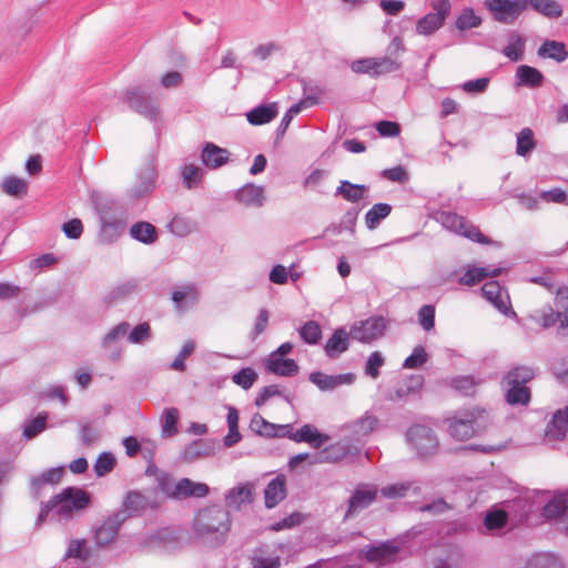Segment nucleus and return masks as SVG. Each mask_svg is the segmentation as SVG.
Here are the masks:
<instances>
[{
	"mask_svg": "<svg viewBox=\"0 0 568 568\" xmlns=\"http://www.w3.org/2000/svg\"><path fill=\"white\" fill-rule=\"evenodd\" d=\"M193 530L195 536L210 547L224 545L231 530L229 510L220 505L200 509L193 520Z\"/></svg>",
	"mask_w": 568,
	"mask_h": 568,
	"instance_id": "obj_1",
	"label": "nucleus"
},
{
	"mask_svg": "<svg viewBox=\"0 0 568 568\" xmlns=\"http://www.w3.org/2000/svg\"><path fill=\"white\" fill-rule=\"evenodd\" d=\"M90 503L89 495L77 487H68L43 504L37 525L43 524L49 516L59 520L70 519L75 511L84 509Z\"/></svg>",
	"mask_w": 568,
	"mask_h": 568,
	"instance_id": "obj_2",
	"label": "nucleus"
},
{
	"mask_svg": "<svg viewBox=\"0 0 568 568\" xmlns=\"http://www.w3.org/2000/svg\"><path fill=\"white\" fill-rule=\"evenodd\" d=\"M529 320L541 328H550L558 324L559 329L568 328V286L556 290L555 308L550 305L534 311Z\"/></svg>",
	"mask_w": 568,
	"mask_h": 568,
	"instance_id": "obj_3",
	"label": "nucleus"
},
{
	"mask_svg": "<svg viewBox=\"0 0 568 568\" xmlns=\"http://www.w3.org/2000/svg\"><path fill=\"white\" fill-rule=\"evenodd\" d=\"M435 220L447 231L464 236L479 244H489L491 241L484 235L479 227L471 224L465 216L450 211H438Z\"/></svg>",
	"mask_w": 568,
	"mask_h": 568,
	"instance_id": "obj_4",
	"label": "nucleus"
},
{
	"mask_svg": "<svg viewBox=\"0 0 568 568\" xmlns=\"http://www.w3.org/2000/svg\"><path fill=\"white\" fill-rule=\"evenodd\" d=\"M101 230L99 239L102 243H113L125 229V219L123 212L112 211L111 207L103 205L100 207Z\"/></svg>",
	"mask_w": 568,
	"mask_h": 568,
	"instance_id": "obj_5",
	"label": "nucleus"
},
{
	"mask_svg": "<svg viewBox=\"0 0 568 568\" xmlns=\"http://www.w3.org/2000/svg\"><path fill=\"white\" fill-rule=\"evenodd\" d=\"M542 516L568 536V488L556 491L544 506Z\"/></svg>",
	"mask_w": 568,
	"mask_h": 568,
	"instance_id": "obj_6",
	"label": "nucleus"
},
{
	"mask_svg": "<svg viewBox=\"0 0 568 568\" xmlns=\"http://www.w3.org/2000/svg\"><path fill=\"white\" fill-rule=\"evenodd\" d=\"M407 442L420 457L433 455L438 447V440L433 430L424 425L412 426L407 434Z\"/></svg>",
	"mask_w": 568,
	"mask_h": 568,
	"instance_id": "obj_7",
	"label": "nucleus"
},
{
	"mask_svg": "<svg viewBox=\"0 0 568 568\" xmlns=\"http://www.w3.org/2000/svg\"><path fill=\"white\" fill-rule=\"evenodd\" d=\"M485 7L496 21L511 24L525 11V0H485Z\"/></svg>",
	"mask_w": 568,
	"mask_h": 568,
	"instance_id": "obj_8",
	"label": "nucleus"
},
{
	"mask_svg": "<svg viewBox=\"0 0 568 568\" xmlns=\"http://www.w3.org/2000/svg\"><path fill=\"white\" fill-rule=\"evenodd\" d=\"M477 413L475 410L463 412L448 419V433L457 440H467L476 434L475 423Z\"/></svg>",
	"mask_w": 568,
	"mask_h": 568,
	"instance_id": "obj_9",
	"label": "nucleus"
},
{
	"mask_svg": "<svg viewBox=\"0 0 568 568\" xmlns=\"http://www.w3.org/2000/svg\"><path fill=\"white\" fill-rule=\"evenodd\" d=\"M385 321L383 317H369L355 323L349 331L353 339L369 343L383 335Z\"/></svg>",
	"mask_w": 568,
	"mask_h": 568,
	"instance_id": "obj_10",
	"label": "nucleus"
},
{
	"mask_svg": "<svg viewBox=\"0 0 568 568\" xmlns=\"http://www.w3.org/2000/svg\"><path fill=\"white\" fill-rule=\"evenodd\" d=\"M378 494V488L372 484H359L348 499V508L346 516H353L356 513L372 505Z\"/></svg>",
	"mask_w": 568,
	"mask_h": 568,
	"instance_id": "obj_11",
	"label": "nucleus"
},
{
	"mask_svg": "<svg viewBox=\"0 0 568 568\" xmlns=\"http://www.w3.org/2000/svg\"><path fill=\"white\" fill-rule=\"evenodd\" d=\"M125 102L135 112L153 120L158 114V103L139 89L129 90L125 93Z\"/></svg>",
	"mask_w": 568,
	"mask_h": 568,
	"instance_id": "obj_12",
	"label": "nucleus"
},
{
	"mask_svg": "<svg viewBox=\"0 0 568 568\" xmlns=\"http://www.w3.org/2000/svg\"><path fill=\"white\" fill-rule=\"evenodd\" d=\"M126 520V516L123 511H116L112 516L108 517L97 528L94 534L95 542L99 546L110 545L116 537L120 526Z\"/></svg>",
	"mask_w": 568,
	"mask_h": 568,
	"instance_id": "obj_13",
	"label": "nucleus"
},
{
	"mask_svg": "<svg viewBox=\"0 0 568 568\" xmlns=\"http://www.w3.org/2000/svg\"><path fill=\"white\" fill-rule=\"evenodd\" d=\"M483 296L498 311L507 314L509 311V296L497 281L486 282L481 287Z\"/></svg>",
	"mask_w": 568,
	"mask_h": 568,
	"instance_id": "obj_14",
	"label": "nucleus"
},
{
	"mask_svg": "<svg viewBox=\"0 0 568 568\" xmlns=\"http://www.w3.org/2000/svg\"><path fill=\"white\" fill-rule=\"evenodd\" d=\"M379 426V419L366 412L359 418L349 423L346 428L354 440H361L372 434Z\"/></svg>",
	"mask_w": 568,
	"mask_h": 568,
	"instance_id": "obj_15",
	"label": "nucleus"
},
{
	"mask_svg": "<svg viewBox=\"0 0 568 568\" xmlns=\"http://www.w3.org/2000/svg\"><path fill=\"white\" fill-rule=\"evenodd\" d=\"M349 454L347 444L337 442L312 456L310 464H333L343 460Z\"/></svg>",
	"mask_w": 568,
	"mask_h": 568,
	"instance_id": "obj_16",
	"label": "nucleus"
},
{
	"mask_svg": "<svg viewBox=\"0 0 568 568\" xmlns=\"http://www.w3.org/2000/svg\"><path fill=\"white\" fill-rule=\"evenodd\" d=\"M311 91L312 94L305 95L298 103H295L286 111L278 125V131L285 132L294 116H296L303 109L318 103V95L323 93V90L315 87L314 89H311Z\"/></svg>",
	"mask_w": 568,
	"mask_h": 568,
	"instance_id": "obj_17",
	"label": "nucleus"
},
{
	"mask_svg": "<svg viewBox=\"0 0 568 568\" xmlns=\"http://www.w3.org/2000/svg\"><path fill=\"white\" fill-rule=\"evenodd\" d=\"M290 425H275L267 422L262 415L255 414L250 424V428L261 436L284 437L290 432Z\"/></svg>",
	"mask_w": 568,
	"mask_h": 568,
	"instance_id": "obj_18",
	"label": "nucleus"
},
{
	"mask_svg": "<svg viewBox=\"0 0 568 568\" xmlns=\"http://www.w3.org/2000/svg\"><path fill=\"white\" fill-rule=\"evenodd\" d=\"M230 152L207 142L201 153L202 163L209 169H219L229 162Z\"/></svg>",
	"mask_w": 568,
	"mask_h": 568,
	"instance_id": "obj_19",
	"label": "nucleus"
},
{
	"mask_svg": "<svg viewBox=\"0 0 568 568\" xmlns=\"http://www.w3.org/2000/svg\"><path fill=\"white\" fill-rule=\"evenodd\" d=\"M210 491L206 484L196 483L189 478H181L175 485V499H185L190 497L203 498Z\"/></svg>",
	"mask_w": 568,
	"mask_h": 568,
	"instance_id": "obj_20",
	"label": "nucleus"
},
{
	"mask_svg": "<svg viewBox=\"0 0 568 568\" xmlns=\"http://www.w3.org/2000/svg\"><path fill=\"white\" fill-rule=\"evenodd\" d=\"M349 332H347L344 327L336 328L332 336L325 344V353L329 358H336L342 353L346 352L349 346Z\"/></svg>",
	"mask_w": 568,
	"mask_h": 568,
	"instance_id": "obj_21",
	"label": "nucleus"
},
{
	"mask_svg": "<svg viewBox=\"0 0 568 568\" xmlns=\"http://www.w3.org/2000/svg\"><path fill=\"white\" fill-rule=\"evenodd\" d=\"M286 497V480L283 475L273 478L264 490L265 506L274 508Z\"/></svg>",
	"mask_w": 568,
	"mask_h": 568,
	"instance_id": "obj_22",
	"label": "nucleus"
},
{
	"mask_svg": "<svg viewBox=\"0 0 568 568\" xmlns=\"http://www.w3.org/2000/svg\"><path fill=\"white\" fill-rule=\"evenodd\" d=\"M310 381L315 384L322 390L334 389L335 387L343 384H351L354 382L353 374H341V375H326L321 372H314L310 375Z\"/></svg>",
	"mask_w": 568,
	"mask_h": 568,
	"instance_id": "obj_23",
	"label": "nucleus"
},
{
	"mask_svg": "<svg viewBox=\"0 0 568 568\" xmlns=\"http://www.w3.org/2000/svg\"><path fill=\"white\" fill-rule=\"evenodd\" d=\"M63 476V468H50L43 471L41 475L36 476L31 479V493L34 498H39L41 496L42 489L47 485H57L60 483Z\"/></svg>",
	"mask_w": 568,
	"mask_h": 568,
	"instance_id": "obj_24",
	"label": "nucleus"
},
{
	"mask_svg": "<svg viewBox=\"0 0 568 568\" xmlns=\"http://www.w3.org/2000/svg\"><path fill=\"white\" fill-rule=\"evenodd\" d=\"M568 430V406L554 413L547 425L546 436L550 439H562Z\"/></svg>",
	"mask_w": 568,
	"mask_h": 568,
	"instance_id": "obj_25",
	"label": "nucleus"
},
{
	"mask_svg": "<svg viewBox=\"0 0 568 568\" xmlns=\"http://www.w3.org/2000/svg\"><path fill=\"white\" fill-rule=\"evenodd\" d=\"M291 439L296 443H308L315 448H320L324 443L328 440V436L318 433V430L312 425H304L297 432L288 435Z\"/></svg>",
	"mask_w": 568,
	"mask_h": 568,
	"instance_id": "obj_26",
	"label": "nucleus"
},
{
	"mask_svg": "<svg viewBox=\"0 0 568 568\" xmlns=\"http://www.w3.org/2000/svg\"><path fill=\"white\" fill-rule=\"evenodd\" d=\"M398 547L393 542H384L368 548L365 558L371 562H390L395 560Z\"/></svg>",
	"mask_w": 568,
	"mask_h": 568,
	"instance_id": "obj_27",
	"label": "nucleus"
},
{
	"mask_svg": "<svg viewBox=\"0 0 568 568\" xmlns=\"http://www.w3.org/2000/svg\"><path fill=\"white\" fill-rule=\"evenodd\" d=\"M267 371L278 376L291 377L298 373V365L294 359L270 355Z\"/></svg>",
	"mask_w": 568,
	"mask_h": 568,
	"instance_id": "obj_28",
	"label": "nucleus"
},
{
	"mask_svg": "<svg viewBox=\"0 0 568 568\" xmlns=\"http://www.w3.org/2000/svg\"><path fill=\"white\" fill-rule=\"evenodd\" d=\"M516 79L518 85L534 89L542 85L545 77L538 69L523 64L516 70Z\"/></svg>",
	"mask_w": 568,
	"mask_h": 568,
	"instance_id": "obj_29",
	"label": "nucleus"
},
{
	"mask_svg": "<svg viewBox=\"0 0 568 568\" xmlns=\"http://www.w3.org/2000/svg\"><path fill=\"white\" fill-rule=\"evenodd\" d=\"M528 7L550 19L562 16V8L556 0H525V10Z\"/></svg>",
	"mask_w": 568,
	"mask_h": 568,
	"instance_id": "obj_30",
	"label": "nucleus"
},
{
	"mask_svg": "<svg viewBox=\"0 0 568 568\" xmlns=\"http://www.w3.org/2000/svg\"><path fill=\"white\" fill-rule=\"evenodd\" d=\"M239 202L248 206H262L264 201V189L254 184H246L236 193Z\"/></svg>",
	"mask_w": 568,
	"mask_h": 568,
	"instance_id": "obj_31",
	"label": "nucleus"
},
{
	"mask_svg": "<svg viewBox=\"0 0 568 568\" xmlns=\"http://www.w3.org/2000/svg\"><path fill=\"white\" fill-rule=\"evenodd\" d=\"M536 372L530 366H515L504 376L501 384H515L526 386L527 383L532 381Z\"/></svg>",
	"mask_w": 568,
	"mask_h": 568,
	"instance_id": "obj_32",
	"label": "nucleus"
},
{
	"mask_svg": "<svg viewBox=\"0 0 568 568\" xmlns=\"http://www.w3.org/2000/svg\"><path fill=\"white\" fill-rule=\"evenodd\" d=\"M538 55L549 58L557 62H564L568 58V51L562 42L546 40L538 49Z\"/></svg>",
	"mask_w": 568,
	"mask_h": 568,
	"instance_id": "obj_33",
	"label": "nucleus"
},
{
	"mask_svg": "<svg viewBox=\"0 0 568 568\" xmlns=\"http://www.w3.org/2000/svg\"><path fill=\"white\" fill-rule=\"evenodd\" d=\"M130 235L144 244H152L158 239V231L149 222H136L130 227Z\"/></svg>",
	"mask_w": 568,
	"mask_h": 568,
	"instance_id": "obj_34",
	"label": "nucleus"
},
{
	"mask_svg": "<svg viewBox=\"0 0 568 568\" xmlns=\"http://www.w3.org/2000/svg\"><path fill=\"white\" fill-rule=\"evenodd\" d=\"M149 505L148 498L139 491L128 493L124 501L123 509L121 511L128 517L139 515Z\"/></svg>",
	"mask_w": 568,
	"mask_h": 568,
	"instance_id": "obj_35",
	"label": "nucleus"
},
{
	"mask_svg": "<svg viewBox=\"0 0 568 568\" xmlns=\"http://www.w3.org/2000/svg\"><path fill=\"white\" fill-rule=\"evenodd\" d=\"M277 115L275 103L260 105L247 113V121L254 125H262L271 122Z\"/></svg>",
	"mask_w": 568,
	"mask_h": 568,
	"instance_id": "obj_36",
	"label": "nucleus"
},
{
	"mask_svg": "<svg viewBox=\"0 0 568 568\" xmlns=\"http://www.w3.org/2000/svg\"><path fill=\"white\" fill-rule=\"evenodd\" d=\"M410 490H413L415 495H418L420 493L419 487L416 486L415 483L413 481L390 484L383 487L379 491L385 498L395 499L405 497Z\"/></svg>",
	"mask_w": 568,
	"mask_h": 568,
	"instance_id": "obj_37",
	"label": "nucleus"
},
{
	"mask_svg": "<svg viewBox=\"0 0 568 568\" xmlns=\"http://www.w3.org/2000/svg\"><path fill=\"white\" fill-rule=\"evenodd\" d=\"M506 388L505 399L509 405H527L530 400V389L527 386L503 384Z\"/></svg>",
	"mask_w": 568,
	"mask_h": 568,
	"instance_id": "obj_38",
	"label": "nucleus"
},
{
	"mask_svg": "<svg viewBox=\"0 0 568 568\" xmlns=\"http://www.w3.org/2000/svg\"><path fill=\"white\" fill-rule=\"evenodd\" d=\"M162 427V437L171 438L179 433V410L175 407L165 408L160 418Z\"/></svg>",
	"mask_w": 568,
	"mask_h": 568,
	"instance_id": "obj_39",
	"label": "nucleus"
},
{
	"mask_svg": "<svg viewBox=\"0 0 568 568\" xmlns=\"http://www.w3.org/2000/svg\"><path fill=\"white\" fill-rule=\"evenodd\" d=\"M392 212V206L387 203L374 204L365 214V224L368 230H375L381 222Z\"/></svg>",
	"mask_w": 568,
	"mask_h": 568,
	"instance_id": "obj_40",
	"label": "nucleus"
},
{
	"mask_svg": "<svg viewBox=\"0 0 568 568\" xmlns=\"http://www.w3.org/2000/svg\"><path fill=\"white\" fill-rule=\"evenodd\" d=\"M501 270L498 267H473L469 268L460 278V282L465 285H475L484 278L490 276L496 277L500 275Z\"/></svg>",
	"mask_w": 568,
	"mask_h": 568,
	"instance_id": "obj_41",
	"label": "nucleus"
},
{
	"mask_svg": "<svg viewBox=\"0 0 568 568\" xmlns=\"http://www.w3.org/2000/svg\"><path fill=\"white\" fill-rule=\"evenodd\" d=\"M525 568H564V564L554 554L539 552L528 559Z\"/></svg>",
	"mask_w": 568,
	"mask_h": 568,
	"instance_id": "obj_42",
	"label": "nucleus"
},
{
	"mask_svg": "<svg viewBox=\"0 0 568 568\" xmlns=\"http://www.w3.org/2000/svg\"><path fill=\"white\" fill-rule=\"evenodd\" d=\"M365 192V185L353 184L348 181H342L341 185L336 189L335 195H341L346 201L356 203L364 197Z\"/></svg>",
	"mask_w": 568,
	"mask_h": 568,
	"instance_id": "obj_43",
	"label": "nucleus"
},
{
	"mask_svg": "<svg viewBox=\"0 0 568 568\" xmlns=\"http://www.w3.org/2000/svg\"><path fill=\"white\" fill-rule=\"evenodd\" d=\"M536 148L534 132L530 128H524L517 134L516 153L520 156H528Z\"/></svg>",
	"mask_w": 568,
	"mask_h": 568,
	"instance_id": "obj_44",
	"label": "nucleus"
},
{
	"mask_svg": "<svg viewBox=\"0 0 568 568\" xmlns=\"http://www.w3.org/2000/svg\"><path fill=\"white\" fill-rule=\"evenodd\" d=\"M251 566L252 568H280L281 558L280 556H267L266 550L260 547L251 556Z\"/></svg>",
	"mask_w": 568,
	"mask_h": 568,
	"instance_id": "obj_45",
	"label": "nucleus"
},
{
	"mask_svg": "<svg viewBox=\"0 0 568 568\" xmlns=\"http://www.w3.org/2000/svg\"><path fill=\"white\" fill-rule=\"evenodd\" d=\"M252 499V489L248 485H242L232 488L225 496L227 506L240 507L244 503H250Z\"/></svg>",
	"mask_w": 568,
	"mask_h": 568,
	"instance_id": "obj_46",
	"label": "nucleus"
},
{
	"mask_svg": "<svg viewBox=\"0 0 568 568\" xmlns=\"http://www.w3.org/2000/svg\"><path fill=\"white\" fill-rule=\"evenodd\" d=\"M444 22L445 21L442 20V18L435 16L434 13H427L418 20L416 24V32L423 36H430L440 29Z\"/></svg>",
	"mask_w": 568,
	"mask_h": 568,
	"instance_id": "obj_47",
	"label": "nucleus"
},
{
	"mask_svg": "<svg viewBox=\"0 0 568 568\" xmlns=\"http://www.w3.org/2000/svg\"><path fill=\"white\" fill-rule=\"evenodd\" d=\"M300 336L307 344H317L322 338V328L317 322L308 321L301 327Z\"/></svg>",
	"mask_w": 568,
	"mask_h": 568,
	"instance_id": "obj_48",
	"label": "nucleus"
},
{
	"mask_svg": "<svg viewBox=\"0 0 568 568\" xmlns=\"http://www.w3.org/2000/svg\"><path fill=\"white\" fill-rule=\"evenodd\" d=\"M481 18L476 16L470 8L464 9L456 19V28L460 31L479 27Z\"/></svg>",
	"mask_w": 568,
	"mask_h": 568,
	"instance_id": "obj_49",
	"label": "nucleus"
},
{
	"mask_svg": "<svg viewBox=\"0 0 568 568\" xmlns=\"http://www.w3.org/2000/svg\"><path fill=\"white\" fill-rule=\"evenodd\" d=\"M508 515L505 510L495 509L487 511L484 518V526L487 530L501 529L506 526Z\"/></svg>",
	"mask_w": 568,
	"mask_h": 568,
	"instance_id": "obj_50",
	"label": "nucleus"
},
{
	"mask_svg": "<svg viewBox=\"0 0 568 568\" xmlns=\"http://www.w3.org/2000/svg\"><path fill=\"white\" fill-rule=\"evenodd\" d=\"M400 63L389 57H379L374 59V74L373 78L385 75L397 71Z\"/></svg>",
	"mask_w": 568,
	"mask_h": 568,
	"instance_id": "obj_51",
	"label": "nucleus"
},
{
	"mask_svg": "<svg viewBox=\"0 0 568 568\" xmlns=\"http://www.w3.org/2000/svg\"><path fill=\"white\" fill-rule=\"evenodd\" d=\"M525 40L516 34L513 41L503 49V53L511 61H520L524 58Z\"/></svg>",
	"mask_w": 568,
	"mask_h": 568,
	"instance_id": "obj_52",
	"label": "nucleus"
},
{
	"mask_svg": "<svg viewBox=\"0 0 568 568\" xmlns=\"http://www.w3.org/2000/svg\"><path fill=\"white\" fill-rule=\"evenodd\" d=\"M2 190L11 196H21L27 193L28 184L23 179L8 176L2 183Z\"/></svg>",
	"mask_w": 568,
	"mask_h": 568,
	"instance_id": "obj_53",
	"label": "nucleus"
},
{
	"mask_svg": "<svg viewBox=\"0 0 568 568\" xmlns=\"http://www.w3.org/2000/svg\"><path fill=\"white\" fill-rule=\"evenodd\" d=\"M155 172L153 168L146 170L145 174L140 178L139 183L133 189V195L141 197L151 192L154 187Z\"/></svg>",
	"mask_w": 568,
	"mask_h": 568,
	"instance_id": "obj_54",
	"label": "nucleus"
},
{
	"mask_svg": "<svg viewBox=\"0 0 568 568\" xmlns=\"http://www.w3.org/2000/svg\"><path fill=\"white\" fill-rule=\"evenodd\" d=\"M199 293L197 288L194 284H186L178 287L172 293L173 302L180 306L185 300H190L192 302L197 301Z\"/></svg>",
	"mask_w": 568,
	"mask_h": 568,
	"instance_id": "obj_55",
	"label": "nucleus"
},
{
	"mask_svg": "<svg viewBox=\"0 0 568 568\" xmlns=\"http://www.w3.org/2000/svg\"><path fill=\"white\" fill-rule=\"evenodd\" d=\"M115 464L116 459L113 454L102 453L94 464V471L99 477L105 476L113 470Z\"/></svg>",
	"mask_w": 568,
	"mask_h": 568,
	"instance_id": "obj_56",
	"label": "nucleus"
},
{
	"mask_svg": "<svg viewBox=\"0 0 568 568\" xmlns=\"http://www.w3.org/2000/svg\"><path fill=\"white\" fill-rule=\"evenodd\" d=\"M257 377V373L253 368L246 367L235 373L232 381L243 389H248L256 382Z\"/></svg>",
	"mask_w": 568,
	"mask_h": 568,
	"instance_id": "obj_57",
	"label": "nucleus"
},
{
	"mask_svg": "<svg viewBox=\"0 0 568 568\" xmlns=\"http://www.w3.org/2000/svg\"><path fill=\"white\" fill-rule=\"evenodd\" d=\"M428 359V354L423 346H416L413 353L404 361L403 367L416 369L422 367Z\"/></svg>",
	"mask_w": 568,
	"mask_h": 568,
	"instance_id": "obj_58",
	"label": "nucleus"
},
{
	"mask_svg": "<svg viewBox=\"0 0 568 568\" xmlns=\"http://www.w3.org/2000/svg\"><path fill=\"white\" fill-rule=\"evenodd\" d=\"M385 364V358L381 352H373L367 358L365 374L373 379L378 378L379 368Z\"/></svg>",
	"mask_w": 568,
	"mask_h": 568,
	"instance_id": "obj_59",
	"label": "nucleus"
},
{
	"mask_svg": "<svg viewBox=\"0 0 568 568\" xmlns=\"http://www.w3.org/2000/svg\"><path fill=\"white\" fill-rule=\"evenodd\" d=\"M151 338V326L149 323L143 322L136 325L129 334V342L133 344H142Z\"/></svg>",
	"mask_w": 568,
	"mask_h": 568,
	"instance_id": "obj_60",
	"label": "nucleus"
},
{
	"mask_svg": "<svg viewBox=\"0 0 568 568\" xmlns=\"http://www.w3.org/2000/svg\"><path fill=\"white\" fill-rule=\"evenodd\" d=\"M195 348V344L193 341H187L183 347L181 348L179 355L171 364V368L174 371L183 372L185 371V359L193 353Z\"/></svg>",
	"mask_w": 568,
	"mask_h": 568,
	"instance_id": "obj_61",
	"label": "nucleus"
},
{
	"mask_svg": "<svg viewBox=\"0 0 568 568\" xmlns=\"http://www.w3.org/2000/svg\"><path fill=\"white\" fill-rule=\"evenodd\" d=\"M136 287H138V284L134 280H130L122 284H119L116 287H114L109 293V300L116 301L120 298H124V297L131 295L132 293H134Z\"/></svg>",
	"mask_w": 568,
	"mask_h": 568,
	"instance_id": "obj_62",
	"label": "nucleus"
},
{
	"mask_svg": "<svg viewBox=\"0 0 568 568\" xmlns=\"http://www.w3.org/2000/svg\"><path fill=\"white\" fill-rule=\"evenodd\" d=\"M418 321L425 331H430L435 325V307L433 305H424L418 311Z\"/></svg>",
	"mask_w": 568,
	"mask_h": 568,
	"instance_id": "obj_63",
	"label": "nucleus"
},
{
	"mask_svg": "<svg viewBox=\"0 0 568 568\" xmlns=\"http://www.w3.org/2000/svg\"><path fill=\"white\" fill-rule=\"evenodd\" d=\"M182 176L187 187L191 189L200 182L202 170L194 164H186L183 166Z\"/></svg>",
	"mask_w": 568,
	"mask_h": 568,
	"instance_id": "obj_64",
	"label": "nucleus"
}]
</instances>
